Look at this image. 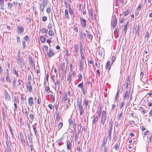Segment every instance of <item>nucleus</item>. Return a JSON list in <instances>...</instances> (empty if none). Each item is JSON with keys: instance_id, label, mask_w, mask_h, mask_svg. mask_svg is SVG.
Wrapping results in <instances>:
<instances>
[{"instance_id": "nucleus-41", "label": "nucleus", "mask_w": 152, "mask_h": 152, "mask_svg": "<svg viewBox=\"0 0 152 152\" xmlns=\"http://www.w3.org/2000/svg\"><path fill=\"white\" fill-rule=\"evenodd\" d=\"M13 71L14 72V74L16 75L17 77H18L19 75L18 73V71L17 72L16 71L14 67H13Z\"/></svg>"}, {"instance_id": "nucleus-5", "label": "nucleus", "mask_w": 152, "mask_h": 152, "mask_svg": "<svg viewBox=\"0 0 152 152\" xmlns=\"http://www.w3.org/2000/svg\"><path fill=\"white\" fill-rule=\"evenodd\" d=\"M117 23V20L115 15H113L112 17V20L111 25L113 28H114L116 26Z\"/></svg>"}, {"instance_id": "nucleus-26", "label": "nucleus", "mask_w": 152, "mask_h": 152, "mask_svg": "<svg viewBox=\"0 0 152 152\" xmlns=\"http://www.w3.org/2000/svg\"><path fill=\"white\" fill-rule=\"evenodd\" d=\"M64 16L65 18H67L68 20L69 19V17L68 16V12L66 9H65V10Z\"/></svg>"}, {"instance_id": "nucleus-61", "label": "nucleus", "mask_w": 152, "mask_h": 152, "mask_svg": "<svg viewBox=\"0 0 152 152\" xmlns=\"http://www.w3.org/2000/svg\"><path fill=\"white\" fill-rule=\"evenodd\" d=\"M28 59L29 61V62L31 63L32 64L33 63V61L32 60V58L31 57H30L28 58Z\"/></svg>"}, {"instance_id": "nucleus-49", "label": "nucleus", "mask_w": 152, "mask_h": 152, "mask_svg": "<svg viewBox=\"0 0 152 152\" xmlns=\"http://www.w3.org/2000/svg\"><path fill=\"white\" fill-rule=\"evenodd\" d=\"M85 53L80 54V56L82 60H84L86 59V58L85 57Z\"/></svg>"}, {"instance_id": "nucleus-62", "label": "nucleus", "mask_w": 152, "mask_h": 152, "mask_svg": "<svg viewBox=\"0 0 152 152\" xmlns=\"http://www.w3.org/2000/svg\"><path fill=\"white\" fill-rule=\"evenodd\" d=\"M26 41H28L29 40V37L28 35H26L23 38Z\"/></svg>"}, {"instance_id": "nucleus-19", "label": "nucleus", "mask_w": 152, "mask_h": 152, "mask_svg": "<svg viewBox=\"0 0 152 152\" xmlns=\"http://www.w3.org/2000/svg\"><path fill=\"white\" fill-rule=\"evenodd\" d=\"M55 113L56 114V119L57 121H58L60 119L59 112L58 111H56Z\"/></svg>"}, {"instance_id": "nucleus-46", "label": "nucleus", "mask_w": 152, "mask_h": 152, "mask_svg": "<svg viewBox=\"0 0 152 152\" xmlns=\"http://www.w3.org/2000/svg\"><path fill=\"white\" fill-rule=\"evenodd\" d=\"M84 103L85 104L86 108H87V106H88L89 108V106L88 105V101L85 100V101H84Z\"/></svg>"}, {"instance_id": "nucleus-37", "label": "nucleus", "mask_w": 152, "mask_h": 152, "mask_svg": "<svg viewBox=\"0 0 152 152\" xmlns=\"http://www.w3.org/2000/svg\"><path fill=\"white\" fill-rule=\"evenodd\" d=\"M63 125V124L62 122H60L58 124V130L61 129V128L62 127Z\"/></svg>"}, {"instance_id": "nucleus-42", "label": "nucleus", "mask_w": 152, "mask_h": 152, "mask_svg": "<svg viewBox=\"0 0 152 152\" xmlns=\"http://www.w3.org/2000/svg\"><path fill=\"white\" fill-rule=\"evenodd\" d=\"M6 79L7 82H8L9 83H11V80L9 76H6Z\"/></svg>"}, {"instance_id": "nucleus-59", "label": "nucleus", "mask_w": 152, "mask_h": 152, "mask_svg": "<svg viewBox=\"0 0 152 152\" xmlns=\"http://www.w3.org/2000/svg\"><path fill=\"white\" fill-rule=\"evenodd\" d=\"M9 129L10 131V132L12 135L13 136V132H12V129L10 126L9 125L8 126Z\"/></svg>"}, {"instance_id": "nucleus-12", "label": "nucleus", "mask_w": 152, "mask_h": 152, "mask_svg": "<svg viewBox=\"0 0 152 152\" xmlns=\"http://www.w3.org/2000/svg\"><path fill=\"white\" fill-rule=\"evenodd\" d=\"M47 53L48 57L49 58L51 57L54 54L52 49L51 48H50L49 51L47 52Z\"/></svg>"}, {"instance_id": "nucleus-20", "label": "nucleus", "mask_w": 152, "mask_h": 152, "mask_svg": "<svg viewBox=\"0 0 152 152\" xmlns=\"http://www.w3.org/2000/svg\"><path fill=\"white\" fill-rule=\"evenodd\" d=\"M5 99L6 100H7L8 101H10L11 99V98L9 94H8V93L7 92L5 93Z\"/></svg>"}, {"instance_id": "nucleus-1", "label": "nucleus", "mask_w": 152, "mask_h": 152, "mask_svg": "<svg viewBox=\"0 0 152 152\" xmlns=\"http://www.w3.org/2000/svg\"><path fill=\"white\" fill-rule=\"evenodd\" d=\"M77 107L78 109L79 110L80 112V115H81L83 114L84 109H83V106L81 104V100L80 101L79 98H78L77 99Z\"/></svg>"}, {"instance_id": "nucleus-31", "label": "nucleus", "mask_w": 152, "mask_h": 152, "mask_svg": "<svg viewBox=\"0 0 152 152\" xmlns=\"http://www.w3.org/2000/svg\"><path fill=\"white\" fill-rule=\"evenodd\" d=\"M72 72H69L67 77V80L68 81L70 82L71 81V78L72 77Z\"/></svg>"}, {"instance_id": "nucleus-29", "label": "nucleus", "mask_w": 152, "mask_h": 152, "mask_svg": "<svg viewBox=\"0 0 152 152\" xmlns=\"http://www.w3.org/2000/svg\"><path fill=\"white\" fill-rule=\"evenodd\" d=\"M137 25H135L134 26L133 28V34H136L137 32Z\"/></svg>"}, {"instance_id": "nucleus-55", "label": "nucleus", "mask_w": 152, "mask_h": 152, "mask_svg": "<svg viewBox=\"0 0 152 152\" xmlns=\"http://www.w3.org/2000/svg\"><path fill=\"white\" fill-rule=\"evenodd\" d=\"M109 125L110 127L113 126V121L112 119H111L109 122Z\"/></svg>"}, {"instance_id": "nucleus-6", "label": "nucleus", "mask_w": 152, "mask_h": 152, "mask_svg": "<svg viewBox=\"0 0 152 152\" xmlns=\"http://www.w3.org/2000/svg\"><path fill=\"white\" fill-rule=\"evenodd\" d=\"M74 49H73L74 51V55L75 56H77L78 55V45L76 44L74 45Z\"/></svg>"}, {"instance_id": "nucleus-21", "label": "nucleus", "mask_w": 152, "mask_h": 152, "mask_svg": "<svg viewBox=\"0 0 152 152\" xmlns=\"http://www.w3.org/2000/svg\"><path fill=\"white\" fill-rule=\"evenodd\" d=\"M0 4L1 5V9L4 10V2L3 0H0Z\"/></svg>"}, {"instance_id": "nucleus-18", "label": "nucleus", "mask_w": 152, "mask_h": 152, "mask_svg": "<svg viewBox=\"0 0 152 152\" xmlns=\"http://www.w3.org/2000/svg\"><path fill=\"white\" fill-rule=\"evenodd\" d=\"M79 63L80 71H83V66L82 61L81 60H79Z\"/></svg>"}, {"instance_id": "nucleus-64", "label": "nucleus", "mask_w": 152, "mask_h": 152, "mask_svg": "<svg viewBox=\"0 0 152 152\" xmlns=\"http://www.w3.org/2000/svg\"><path fill=\"white\" fill-rule=\"evenodd\" d=\"M47 18L46 16H44L42 17V20L43 21H46L47 20Z\"/></svg>"}, {"instance_id": "nucleus-13", "label": "nucleus", "mask_w": 152, "mask_h": 152, "mask_svg": "<svg viewBox=\"0 0 152 152\" xmlns=\"http://www.w3.org/2000/svg\"><path fill=\"white\" fill-rule=\"evenodd\" d=\"M129 21H127L126 24L124 26V28L123 29V33L124 34V35L126 34V32L127 30V26L128 25Z\"/></svg>"}, {"instance_id": "nucleus-40", "label": "nucleus", "mask_w": 152, "mask_h": 152, "mask_svg": "<svg viewBox=\"0 0 152 152\" xmlns=\"http://www.w3.org/2000/svg\"><path fill=\"white\" fill-rule=\"evenodd\" d=\"M20 50H19L18 51L17 56H16L15 57L16 59L21 57L20 56Z\"/></svg>"}, {"instance_id": "nucleus-33", "label": "nucleus", "mask_w": 152, "mask_h": 152, "mask_svg": "<svg viewBox=\"0 0 152 152\" xmlns=\"http://www.w3.org/2000/svg\"><path fill=\"white\" fill-rule=\"evenodd\" d=\"M41 31L42 33H47L48 30L46 28H42L41 29Z\"/></svg>"}, {"instance_id": "nucleus-14", "label": "nucleus", "mask_w": 152, "mask_h": 152, "mask_svg": "<svg viewBox=\"0 0 152 152\" xmlns=\"http://www.w3.org/2000/svg\"><path fill=\"white\" fill-rule=\"evenodd\" d=\"M17 31L18 33L19 34L23 33L24 31V28L23 27L21 26H18Z\"/></svg>"}, {"instance_id": "nucleus-48", "label": "nucleus", "mask_w": 152, "mask_h": 152, "mask_svg": "<svg viewBox=\"0 0 152 152\" xmlns=\"http://www.w3.org/2000/svg\"><path fill=\"white\" fill-rule=\"evenodd\" d=\"M45 87H46V88H45V89L46 90L47 93H50L51 92V91L50 89L49 86L46 87L45 86Z\"/></svg>"}, {"instance_id": "nucleus-25", "label": "nucleus", "mask_w": 152, "mask_h": 152, "mask_svg": "<svg viewBox=\"0 0 152 152\" xmlns=\"http://www.w3.org/2000/svg\"><path fill=\"white\" fill-rule=\"evenodd\" d=\"M31 133L30 134H27V136L29 142L30 143H32V140L31 135Z\"/></svg>"}, {"instance_id": "nucleus-60", "label": "nucleus", "mask_w": 152, "mask_h": 152, "mask_svg": "<svg viewBox=\"0 0 152 152\" xmlns=\"http://www.w3.org/2000/svg\"><path fill=\"white\" fill-rule=\"evenodd\" d=\"M69 13L72 15H74V13L73 12V11L72 10V9H70V10H69Z\"/></svg>"}, {"instance_id": "nucleus-39", "label": "nucleus", "mask_w": 152, "mask_h": 152, "mask_svg": "<svg viewBox=\"0 0 152 152\" xmlns=\"http://www.w3.org/2000/svg\"><path fill=\"white\" fill-rule=\"evenodd\" d=\"M116 57L115 56H113L111 58V64H112L115 61Z\"/></svg>"}, {"instance_id": "nucleus-24", "label": "nucleus", "mask_w": 152, "mask_h": 152, "mask_svg": "<svg viewBox=\"0 0 152 152\" xmlns=\"http://www.w3.org/2000/svg\"><path fill=\"white\" fill-rule=\"evenodd\" d=\"M66 67H65L64 63L62 64V70L63 73H65L66 72Z\"/></svg>"}, {"instance_id": "nucleus-45", "label": "nucleus", "mask_w": 152, "mask_h": 152, "mask_svg": "<svg viewBox=\"0 0 152 152\" xmlns=\"http://www.w3.org/2000/svg\"><path fill=\"white\" fill-rule=\"evenodd\" d=\"M89 15L90 16V18H91L92 20H94L93 17V14L91 11L90 12Z\"/></svg>"}, {"instance_id": "nucleus-23", "label": "nucleus", "mask_w": 152, "mask_h": 152, "mask_svg": "<svg viewBox=\"0 0 152 152\" xmlns=\"http://www.w3.org/2000/svg\"><path fill=\"white\" fill-rule=\"evenodd\" d=\"M129 95L128 94V91L127 90L125 92V94L124 96V99H126L127 98H128L129 97Z\"/></svg>"}, {"instance_id": "nucleus-47", "label": "nucleus", "mask_w": 152, "mask_h": 152, "mask_svg": "<svg viewBox=\"0 0 152 152\" xmlns=\"http://www.w3.org/2000/svg\"><path fill=\"white\" fill-rule=\"evenodd\" d=\"M83 35L82 32H80V40L82 41L84 40V39L83 38Z\"/></svg>"}, {"instance_id": "nucleus-9", "label": "nucleus", "mask_w": 152, "mask_h": 152, "mask_svg": "<svg viewBox=\"0 0 152 152\" xmlns=\"http://www.w3.org/2000/svg\"><path fill=\"white\" fill-rule=\"evenodd\" d=\"M112 129V127L109 126L108 131V138L109 141H110L111 140V134Z\"/></svg>"}, {"instance_id": "nucleus-35", "label": "nucleus", "mask_w": 152, "mask_h": 152, "mask_svg": "<svg viewBox=\"0 0 152 152\" xmlns=\"http://www.w3.org/2000/svg\"><path fill=\"white\" fill-rule=\"evenodd\" d=\"M14 102L15 103H17L18 102V96H15L13 97Z\"/></svg>"}, {"instance_id": "nucleus-63", "label": "nucleus", "mask_w": 152, "mask_h": 152, "mask_svg": "<svg viewBox=\"0 0 152 152\" xmlns=\"http://www.w3.org/2000/svg\"><path fill=\"white\" fill-rule=\"evenodd\" d=\"M103 152H107L108 148L107 146L104 147Z\"/></svg>"}, {"instance_id": "nucleus-52", "label": "nucleus", "mask_w": 152, "mask_h": 152, "mask_svg": "<svg viewBox=\"0 0 152 152\" xmlns=\"http://www.w3.org/2000/svg\"><path fill=\"white\" fill-rule=\"evenodd\" d=\"M119 90H118L117 92V93L116 94V96L115 98V102L116 101L117 99L118 98V95L119 94Z\"/></svg>"}, {"instance_id": "nucleus-56", "label": "nucleus", "mask_w": 152, "mask_h": 152, "mask_svg": "<svg viewBox=\"0 0 152 152\" xmlns=\"http://www.w3.org/2000/svg\"><path fill=\"white\" fill-rule=\"evenodd\" d=\"M72 125H73V128L74 131L75 132L76 130V125L75 122H74Z\"/></svg>"}, {"instance_id": "nucleus-2", "label": "nucleus", "mask_w": 152, "mask_h": 152, "mask_svg": "<svg viewBox=\"0 0 152 152\" xmlns=\"http://www.w3.org/2000/svg\"><path fill=\"white\" fill-rule=\"evenodd\" d=\"M107 116L106 112L105 111H103L102 112V115L101 118L100 126L102 125L103 126L105 124V121L107 119Z\"/></svg>"}, {"instance_id": "nucleus-36", "label": "nucleus", "mask_w": 152, "mask_h": 152, "mask_svg": "<svg viewBox=\"0 0 152 152\" xmlns=\"http://www.w3.org/2000/svg\"><path fill=\"white\" fill-rule=\"evenodd\" d=\"M40 39L42 43H44L46 40L45 38L43 36H40Z\"/></svg>"}, {"instance_id": "nucleus-8", "label": "nucleus", "mask_w": 152, "mask_h": 152, "mask_svg": "<svg viewBox=\"0 0 152 152\" xmlns=\"http://www.w3.org/2000/svg\"><path fill=\"white\" fill-rule=\"evenodd\" d=\"M20 138L21 142L22 144L23 145H25L26 144V142L25 138L23 134L21 132H20Z\"/></svg>"}, {"instance_id": "nucleus-38", "label": "nucleus", "mask_w": 152, "mask_h": 152, "mask_svg": "<svg viewBox=\"0 0 152 152\" xmlns=\"http://www.w3.org/2000/svg\"><path fill=\"white\" fill-rule=\"evenodd\" d=\"M130 11L129 10H126V11L125 12L124 14V16H127L130 13Z\"/></svg>"}, {"instance_id": "nucleus-27", "label": "nucleus", "mask_w": 152, "mask_h": 152, "mask_svg": "<svg viewBox=\"0 0 152 152\" xmlns=\"http://www.w3.org/2000/svg\"><path fill=\"white\" fill-rule=\"evenodd\" d=\"M27 88L29 93H31L32 91V88L31 85H28L27 86Z\"/></svg>"}, {"instance_id": "nucleus-43", "label": "nucleus", "mask_w": 152, "mask_h": 152, "mask_svg": "<svg viewBox=\"0 0 152 152\" xmlns=\"http://www.w3.org/2000/svg\"><path fill=\"white\" fill-rule=\"evenodd\" d=\"M48 34L50 36H53L54 34L52 31L50 30L48 31Z\"/></svg>"}, {"instance_id": "nucleus-44", "label": "nucleus", "mask_w": 152, "mask_h": 152, "mask_svg": "<svg viewBox=\"0 0 152 152\" xmlns=\"http://www.w3.org/2000/svg\"><path fill=\"white\" fill-rule=\"evenodd\" d=\"M22 44L23 45V49H25L26 46L25 41H23L22 42Z\"/></svg>"}, {"instance_id": "nucleus-15", "label": "nucleus", "mask_w": 152, "mask_h": 152, "mask_svg": "<svg viewBox=\"0 0 152 152\" xmlns=\"http://www.w3.org/2000/svg\"><path fill=\"white\" fill-rule=\"evenodd\" d=\"M110 62V61H108L106 63L105 66V69L108 71L110 70L111 68Z\"/></svg>"}, {"instance_id": "nucleus-34", "label": "nucleus", "mask_w": 152, "mask_h": 152, "mask_svg": "<svg viewBox=\"0 0 152 152\" xmlns=\"http://www.w3.org/2000/svg\"><path fill=\"white\" fill-rule=\"evenodd\" d=\"M114 148L116 151L119 150V145L117 144H115L114 146Z\"/></svg>"}, {"instance_id": "nucleus-10", "label": "nucleus", "mask_w": 152, "mask_h": 152, "mask_svg": "<svg viewBox=\"0 0 152 152\" xmlns=\"http://www.w3.org/2000/svg\"><path fill=\"white\" fill-rule=\"evenodd\" d=\"M28 104L31 106L34 104V102L33 101V98L32 97H30L28 99Z\"/></svg>"}, {"instance_id": "nucleus-51", "label": "nucleus", "mask_w": 152, "mask_h": 152, "mask_svg": "<svg viewBox=\"0 0 152 152\" xmlns=\"http://www.w3.org/2000/svg\"><path fill=\"white\" fill-rule=\"evenodd\" d=\"M68 122H69V125H72V124L74 123H73V121L72 120L71 118L69 119Z\"/></svg>"}, {"instance_id": "nucleus-50", "label": "nucleus", "mask_w": 152, "mask_h": 152, "mask_svg": "<svg viewBox=\"0 0 152 152\" xmlns=\"http://www.w3.org/2000/svg\"><path fill=\"white\" fill-rule=\"evenodd\" d=\"M123 112H121L119 114L118 116V120H120L121 119V117H122L123 115Z\"/></svg>"}, {"instance_id": "nucleus-28", "label": "nucleus", "mask_w": 152, "mask_h": 152, "mask_svg": "<svg viewBox=\"0 0 152 152\" xmlns=\"http://www.w3.org/2000/svg\"><path fill=\"white\" fill-rule=\"evenodd\" d=\"M63 137H61L57 141L58 142V144L59 146H61L63 144V143L61 142V141L63 140Z\"/></svg>"}, {"instance_id": "nucleus-7", "label": "nucleus", "mask_w": 152, "mask_h": 152, "mask_svg": "<svg viewBox=\"0 0 152 152\" xmlns=\"http://www.w3.org/2000/svg\"><path fill=\"white\" fill-rule=\"evenodd\" d=\"M80 23L82 27H85L87 25V21L82 17L80 18Z\"/></svg>"}, {"instance_id": "nucleus-32", "label": "nucleus", "mask_w": 152, "mask_h": 152, "mask_svg": "<svg viewBox=\"0 0 152 152\" xmlns=\"http://www.w3.org/2000/svg\"><path fill=\"white\" fill-rule=\"evenodd\" d=\"M36 125H37V124L35 123L33 125V128L34 130V133H35V136H36V135L37 134V131L36 129Z\"/></svg>"}, {"instance_id": "nucleus-57", "label": "nucleus", "mask_w": 152, "mask_h": 152, "mask_svg": "<svg viewBox=\"0 0 152 152\" xmlns=\"http://www.w3.org/2000/svg\"><path fill=\"white\" fill-rule=\"evenodd\" d=\"M84 50V48H80V54H81L84 53H83V51Z\"/></svg>"}, {"instance_id": "nucleus-17", "label": "nucleus", "mask_w": 152, "mask_h": 152, "mask_svg": "<svg viewBox=\"0 0 152 152\" xmlns=\"http://www.w3.org/2000/svg\"><path fill=\"white\" fill-rule=\"evenodd\" d=\"M86 32L87 33V37L88 39L91 41L93 38V36L91 35L89 32L87 30L86 31Z\"/></svg>"}, {"instance_id": "nucleus-3", "label": "nucleus", "mask_w": 152, "mask_h": 152, "mask_svg": "<svg viewBox=\"0 0 152 152\" xmlns=\"http://www.w3.org/2000/svg\"><path fill=\"white\" fill-rule=\"evenodd\" d=\"M16 62L21 68L23 67L25 64L24 58L22 57L16 58Z\"/></svg>"}, {"instance_id": "nucleus-4", "label": "nucleus", "mask_w": 152, "mask_h": 152, "mask_svg": "<svg viewBox=\"0 0 152 152\" xmlns=\"http://www.w3.org/2000/svg\"><path fill=\"white\" fill-rule=\"evenodd\" d=\"M47 3L48 0H43L42 3L39 4V9L40 12H44V8L47 6Z\"/></svg>"}, {"instance_id": "nucleus-16", "label": "nucleus", "mask_w": 152, "mask_h": 152, "mask_svg": "<svg viewBox=\"0 0 152 152\" xmlns=\"http://www.w3.org/2000/svg\"><path fill=\"white\" fill-rule=\"evenodd\" d=\"M108 137L106 138L105 137H104L103 139V142L102 143V145H101V147L102 148V147H105L106 146V145L107 143V140ZM101 149H102V148H101Z\"/></svg>"}, {"instance_id": "nucleus-53", "label": "nucleus", "mask_w": 152, "mask_h": 152, "mask_svg": "<svg viewBox=\"0 0 152 152\" xmlns=\"http://www.w3.org/2000/svg\"><path fill=\"white\" fill-rule=\"evenodd\" d=\"M17 38V42L18 44H19L20 43V37L18 36H17L16 37Z\"/></svg>"}, {"instance_id": "nucleus-54", "label": "nucleus", "mask_w": 152, "mask_h": 152, "mask_svg": "<svg viewBox=\"0 0 152 152\" xmlns=\"http://www.w3.org/2000/svg\"><path fill=\"white\" fill-rule=\"evenodd\" d=\"M55 84L56 85H57L58 86V88H59V85H60V83L59 81V80L58 79L56 80V81L55 82Z\"/></svg>"}, {"instance_id": "nucleus-11", "label": "nucleus", "mask_w": 152, "mask_h": 152, "mask_svg": "<svg viewBox=\"0 0 152 152\" xmlns=\"http://www.w3.org/2000/svg\"><path fill=\"white\" fill-rule=\"evenodd\" d=\"M99 118H100L94 115L93 116V120L92 121L93 124H94L96 125Z\"/></svg>"}, {"instance_id": "nucleus-58", "label": "nucleus", "mask_w": 152, "mask_h": 152, "mask_svg": "<svg viewBox=\"0 0 152 152\" xmlns=\"http://www.w3.org/2000/svg\"><path fill=\"white\" fill-rule=\"evenodd\" d=\"M116 107V105L115 104H113L112 107V109L111 110V111H114L115 110V108Z\"/></svg>"}, {"instance_id": "nucleus-30", "label": "nucleus", "mask_w": 152, "mask_h": 152, "mask_svg": "<svg viewBox=\"0 0 152 152\" xmlns=\"http://www.w3.org/2000/svg\"><path fill=\"white\" fill-rule=\"evenodd\" d=\"M67 147L68 150L71 149L70 142L69 140H67Z\"/></svg>"}, {"instance_id": "nucleus-22", "label": "nucleus", "mask_w": 152, "mask_h": 152, "mask_svg": "<svg viewBox=\"0 0 152 152\" xmlns=\"http://www.w3.org/2000/svg\"><path fill=\"white\" fill-rule=\"evenodd\" d=\"M12 7V5L10 3H7V10H10Z\"/></svg>"}]
</instances>
